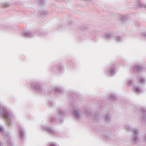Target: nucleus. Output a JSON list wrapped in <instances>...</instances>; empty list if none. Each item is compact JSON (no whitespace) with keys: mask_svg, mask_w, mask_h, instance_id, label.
Returning a JSON list of instances; mask_svg holds the SVG:
<instances>
[{"mask_svg":"<svg viewBox=\"0 0 146 146\" xmlns=\"http://www.w3.org/2000/svg\"><path fill=\"white\" fill-rule=\"evenodd\" d=\"M125 128L126 130L131 131L132 132L131 138V140L134 143H137L139 140L138 135L139 133V129L136 128L131 127L128 124L125 125Z\"/></svg>","mask_w":146,"mask_h":146,"instance_id":"obj_1","label":"nucleus"},{"mask_svg":"<svg viewBox=\"0 0 146 146\" xmlns=\"http://www.w3.org/2000/svg\"><path fill=\"white\" fill-rule=\"evenodd\" d=\"M4 129L2 126H0V131L2 133L4 137V139L7 141L8 146H13V144L10 139L9 134L4 131Z\"/></svg>","mask_w":146,"mask_h":146,"instance_id":"obj_2","label":"nucleus"},{"mask_svg":"<svg viewBox=\"0 0 146 146\" xmlns=\"http://www.w3.org/2000/svg\"><path fill=\"white\" fill-rule=\"evenodd\" d=\"M0 114L2 115L7 120V122L9 125H12L11 123V116L9 113H8L1 106H0Z\"/></svg>","mask_w":146,"mask_h":146,"instance_id":"obj_3","label":"nucleus"},{"mask_svg":"<svg viewBox=\"0 0 146 146\" xmlns=\"http://www.w3.org/2000/svg\"><path fill=\"white\" fill-rule=\"evenodd\" d=\"M139 112L142 122H145L146 121V110L145 107H141Z\"/></svg>","mask_w":146,"mask_h":146,"instance_id":"obj_4","label":"nucleus"},{"mask_svg":"<svg viewBox=\"0 0 146 146\" xmlns=\"http://www.w3.org/2000/svg\"><path fill=\"white\" fill-rule=\"evenodd\" d=\"M43 130L45 131L48 133L52 135H56L57 133L56 132L54 131L52 128L50 127L44 125L43 126Z\"/></svg>","mask_w":146,"mask_h":146,"instance_id":"obj_5","label":"nucleus"},{"mask_svg":"<svg viewBox=\"0 0 146 146\" xmlns=\"http://www.w3.org/2000/svg\"><path fill=\"white\" fill-rule=\"evenodd\" d=\"M143 67L141 65H134L133 68V71L134 73H138L142 71Z\"/></svg>","mask_w":146,"mask_h":146,"instance_id":"obj_6","label":"nucleus"},{"mask_svg":"<svg viewBox=\"0 0 146 146\" xmlns=\"http://www.w3.org/2000/svg\"><path fill=\"white\" fill-rule=\"evenodd\" d=\"M71 113L76 118H79L80 117L78 109L74 108L72 110Z\"/></svg>","mask_w":146,"mask_h":146,"instance_id":"obj_7","label":"nucleus"},{"mask_svg":"<svg viewBox=\"0 0 146 146\" xmlns=\"http://www.w3.org/2000/svg\"><path fill=\"white\" fill-rule=\"evenodd\" d=\"M107 71L109 74L111 76L115 75L116 73L115 69L113 67H111Z\"/></svg>","mask_w":146,"mask_h":146,"instance_id":"obj_8","label":"nucleus"},{"mask_svg":"<svg viewBox=\"0 0 146 146\" xmlns=\"http://www.w3.org/2000/svg\"><path fill=\"white\" fill-rule=\"evenodd\" d=\"M31 86L35 89L38 90L40 89L41 85L37 82H34L31 83Z\"/></svg>","mask_w":146,"mask_h":146,"instance_id":"obj_9","label":"nucleus"},{"mask_svg":"<svg viewBox=\"0 0 146 146\" xmlns=\"http://www.w3.org/2000/svg\"><path fill=\"white\" fill-rule=\"evenodd\" d=\"M114 37V34L111 33L106 34L104 36V38L107 40H110Z\"/></svg>","mask_w":146,"mask_h":146,"instance_id":"obj_10","label":"nucleus"},{"mask_svg":"<svg viewBox=\"0 0 146 146\" xmlns=\"http://www.w3.org/2000/svg\"><path fill=\"white\" fill-rule=\"evenodd\" d=\"M136 5L137 8L146 7L145 4L143 3L142 0H139L136 3Z\"/></svg>","mask_w":146,"mask_h":146,"instance_id":"obj_11","label":"nucleus"},{"mask_svg":"<svg viewBox=\"0 0 146 146\" xmlns=\"http://www.w3.org/2000/svg\"><path fill=\"white\" fill-rule=\"evenodd\" d=\"M133 90L134 92L137 93H140L142 92V90L139 86H134Z\"/></svg>","mask_w":146,"mask_h":146,"instance_id":"obj_12","label":"nucleus"},{"mask_svg":"<svg viewBox=\"0 0 146 146\" xmlns=\"http://www.w3.org/2000/svg\"><path fill=\"white\" fill-rule=\"evenodd\" d=\"M19 129H20L19 132L20 134V138L21 139H23L25 136V131L23 128L21 127H19Z\"/></svg>","mask_w":146,"mask_h":146,"instance_id":"obj_13","label":"nucleus"},{"mask_svg":"<svg viewBox=\"0 0 146 146\" xmlns=\"http://www.w3.org/2000/svg\"><path fill=\"white\" fill-rule=\"evenodd\" d=\"M23 36L26 37L32 38L33 37V34L32 33H30L28 31H25L24 32Z\"/></svg>","mask_w":146,"mask_h":146,"instance_id":"obj_14","label":"nucleus"},{"mask_svg":"<svg viewBox=\"0 0 146 146\" xmlns=\"http://www.w3.org/2000/svg\"><path fill=\"white\" fill-rule=\"evenodd\" d=\"M55 92L57 94H60L63 92V90L61 88L58 87H56L54 89Z\"/></svg>","mask_w":146,"mask_h":146,"instance_id":"obj_15","label":"nucleus"},{"mask_svg":"<svg viewBox=\"0 0 146 146\" xmlns=\"http://www.w3.org/2000/svg\"><path fill=\"white\" fill-rule=\"evenodd\" d=\"M108 99L113 100H116V97L114 94H109Z\"/></svg>","mask_w":146,"mask_h":146,"instance_id":"obj_16","label":"nucleus"},{"mask_svg":"<svg viewBox=\"0 0 146 146\" xmlns=\"http://www.w3.org/2000/svg\"><path fill=\"white\" fill-rule=\"evenodd\" d=\"M36 2H37L39 5H42L45 3V0H36Z\"/></svg>","mask_w":146,"mask_h":146,"instance_id":"obj_17","label":"nucleus"},{"mask_svg":"<svg viewBox=\"0 0 146 146\" xmlns=\"http://www.w3.org/2000/svg\"><path fill=\"white\" fill-rule=\"evenodd\" d=\"M141 140L143 142H146V134L145 133H143L141 137Z\"/></svg>","mask_w":146,"mask_h":146,"instance_id":"obj_18","label":"nucleus"},{"mask_svg":"<svg viewBox=\"0 0 146 146\" xmlns=\"http://www.w3.org/2000/svg\"><path fill=\"white\" fill-rule=\"evenodd\" d=\"M56 69L57 70H60L64 68L62 64L58 65L56 67Z\"/></svg>","mask_w":146,"mask_h":146,"instance_id":"obj_19","label":"nucleus"},{"mask_svg":"<svg viewBox=\"0 0 146 146\" xmlns=\"http://www.w3.org/2000/svg\"><path fill=\"white\" fill-rule=\"evenodd\" d=\"M114 38L117 42H120L122 41V38L120 36H116Z\"/></svg>","mask_w":146,"mask_h":146,"instance_id":"obj_20","label":"nucleus"},{"mask_svg":"<svg viewBox=\"0 0 146 146\" xmlns=\"http://www.w3.org/2000/svg\"><path fill=\"white\" fill-rule=\"evenodd\" d=\"M127 84L128 85H132L133 84V82L131 79H129L127 80Z\"/></svg>","mask_w":146,"mask_h":146,"instance_id":"obj_21","label":"nucleus"},{"mask_svg":"<svg viewBox=\"0 0 146 146\" xmlns=\"http://www.w3.org/2000/svg\"><path fill=\"white\" fill-rule=\"evenodd\" d=\"M110 119V117L109 114H107L106 115V121H109Z\"/></svg>","mask_w":146,"mask_h":146,"instance_id":"obj_22","label":"nucleus"},{"mask_svg":"<svg viewBox=\"0 0 146 146\" xmlns=\"http://www.w3.org/2000/svg\"><path fill=\"white\" fill-rule=\"evenodd\" d=\"M64 113L63 110L62 109H60L59 110V113L61 115H62Z\"/></svg>","mask_w":146,"mask_h":146,"instance_id":"obj_23","label":"nucleus"},{"mask_svg":"<svg viewBox=\"0 0 146 146\" xmlns=\"http://www.w3.org/2000/svg\"><path fill=\"white\" fill-rule=\"evenodd\" d=\"M145 82V78H142V77L140 78V82L141 83L143 84V83H144Z\"/></svg>","mask_w":146,"mask_h":146,"instance_id":"obj_24","label":"nucleus"},{"mask_svg":"<svg viewBox=\"0 0 146 146\" xmlns=\"http://www.w3.org/2000/svg\"><path fill=\"white\" fill-rule=\"evenodd\" d=\"M56 119L54 117H52L51 118V122L54 123L56 121Z\"/></svg>","mask_w":146,"mask_h":146,"instance_id":"obj_25","label":"nucleus"},{"mask_svg":"<svg viewBox=\"0 0 146 146\" xmlns=\"http://www.w3.org/2000/svg\"><path fill=\"white\" fill-rule=\"evenodd\" d=\"M104 138L106 139L107 138H108L109 135L108 134H104L102 135ZM105 139L106 140V139Z\"/></svg>","mask_w":146,"mask_h":146,"instance_id":"obj_26","label":"nucleus"},{"mask_svg":"<svg viewBox=\"0 0 146 146\" xmlns=\"http://www.w3.org/2000/svg\"><path fill=\"white\" fill-rule=\"evenodd\" d=\"M142 36L145 37L146 36V33L145 32H144L143 33H141Z\"/></svg>","mask_w":146,"mask_h":146,"instance_id":"obj_27","label":"nucleus"},{"mask_svg":"<svg viewBox=\"0 0 146 146\" xmlns=\"http://www.w3.org/2000/svg\"><path fill=\"white\" fill-rule=\"evenodd\" d=\"M50 146H56L55 143H52L50 144Z\"/></svg>","mask_w":146,"mask_h":146,"instance_id":"obj_28","label":"nucleus"},{"mask_svg":"<svg viewBox=\"0 0 146 146\" xmlns=\"http://www.w3.org/2000/svg\"><path fill=\"white\" fill-rule=\"evenodd\" d=\"M86 113L88 115V114H90V113L89 112L88 113V112L87 111L86 112Z\"/></svg>","mask_w":146,"mask_h":146,"instance_id":"obj_29","label":"nucleus"},{"mask_svg":"<svg viewBox=\"0 0 146 146\" xmlns=\"http://www.w3.org/2000/svg\"><path fill=\"white\" fill-rule=\"evenodd\" d=\"M0 146H3V145H2V143L1 142H0Z\"/></svg>","mask_w":146,"mask_h":146,"instance_id":"obj_30","label":"nucleus"},{"mask_svg":"<svg viewBox=\"0 0 146 146\" xmlns=\"http://www.w3.org/2000/svg\"><path fill=\"white\" fill-rule=\"evenodd\" d=\"M97 116H98V115H95V117H96H96H97Z\"/></svg>","mask_w":146,"mask_h":146,"instance_id":"obj_31","label":"nucleus"}]
</instances>
